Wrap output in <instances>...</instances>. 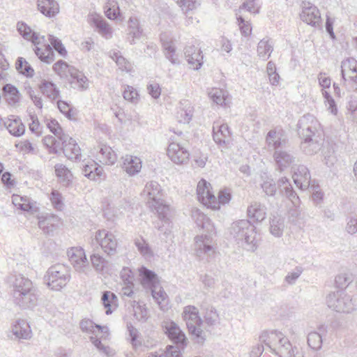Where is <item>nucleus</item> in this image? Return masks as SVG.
Segmentation results:
<instances>
[{"instance_id":"nucleus-1","label":"nucleus","mask_w":357,"mask_h":357,"mask_svg":"<svg viewBox=\"0 0 357 357\" xmlns=\"http://www.w3.org/2000/svg\"><path fill=\"white\" fill-rule=\"evenodd\" d=\"M161 192L159 183L151 181L145 185L142 195L148 198L149 207L158 215V220L153 222L155 228L167 237L172 228V221L169 218V206L162 199Z\"/></svg>"},{"instance_id":"nucleus-2","label":"nucleus","mask_w":357,"mask_h":357,"mask_svg":"<svg viewBox=\"0 0 357 357\" xmlns=\"http://www.w3.org/2000/svg\"><path fill=\"white\" fill-rule=\"evenodd\" d=\"M297 131L303 139L301 149L307 155L319 151L324 144V135L318 120L312 114L303 115L297 123Z\"/></svg>"},{"instance_id":"nucleus-3","label":"nucleus","mask_w":357,"mask_h":357,"mask_svg":"<svg viewBox=\"0 0 357 357\" xmlns=\"http://www.w3.org/2000/svg\"><path fill=\"white\" fill-rule=\"evenodd\" d=\"M13 303L21 309H32L38 303L39 294L29 278L21 274L12 275L8 279Z\"/></svg>"},{"instance_id":"nucleus-4","label":"nucleus","mask_w":357,"mask_h":357,"mask_svg":"<svg viewBox=\"0 0 357 357\" xmlns=\"http://www.w3.org/2000/svg\"><path fill=\"white\" fill-rule=\"evenodd\" d=\"M17 29L24 39L32 42L34 46L33 50L41 61L50 64L54 61L55 55L53 48L56 49L62 44L61 40L52 35H49V40L51 45L43 44L40 46L41 41L38 34L33 31L26 24L23 22H17Z\"/></svg>"},{"instance_id":"nucleus-5","label":"nucleus","mask_w":357,"mask_h":357,"mask_svg":"<svg viewBox=\"0 0 357 357\" xmlns=\"http://www.w3.org/2000/svg\"><path fill=\"white\" fill-rule=\"evenodd\" d=\"M255 227L248 220H240L231 227V235L244 249L255 251L257 248Z\"/></svg>"},{"instance_id":"nucleus-6","label":"nucleus","mask_w":357,"mask_h":357,"mask_svg":"<svg viewBox=\"0 0 357 357\" xmlns=\"http://www.w3.org/2000/svg\"><path fill=\"white\" fill-rule=\"evenodd\" d=\"M261 186L267 196L273 197L278 191L280 195L287 198L294 206L299 203V197L294 191L289 179L287 177L279 178L277 183L273 179H268L264 181Z\"/></svg>"},{"instance_id":"nucleus-7","label":"nucleus","mask_w":357,"mask_h":357,"mask_svg":"<svg viewBox=\"0 0 357 357\" xmlns=\"http://www.w3.org/2000/svg\"><path fill=\"white\" fill-rule=\"evenodd\" d=\"M182 318L185 322L189 334L193 336L198 344H203L206 340V333L202 329L203 320L199 316L198 309L194 305L184 307Z\"/></svg>"},{"instance_id":"nucleus-8","label":"nucleus","mask_w":357,"mask_h":357,"mask_svg":"<svg viewBox=\"0 0 357 357\" xmlns=\"http://www.w3.org/2000/svg\"><path fill=\"white\" fill-rule=\"evenodd\" d=\"M70 278L69 267L63 264L50 266L44 278L47 287L54 291H59L66 287Z\"/></svg>"},{"instance_id":"nucleus-9","label":"nucleus","mask_w":357,"mask_h":357,"mask_svg":"<svg viewBox=\"0 0 357 357\" xmlns=\"http://www.w3.org/2000/svg\"><path fill=\"white\" fill-rule=\"evenodd\" d=\"M54 71L61 77H68L71 84H75L81 90L88 88V78L74 66L68 65L66 61L59 60L53 66Z\"/></svg>"},{"instance_id":"nucleus-10","label":"nucleus","mask_w":357,"mask_h":357,"mask_svg":"<svg viewBox=\"0 0 357 357\" xmlns=\"http://www.w3.org/2000/svg\"><path fill=\"white\" fill-rule=\"evenodd\" d=\"M326 303L329 308L337 312L351 313L356 310V301L343 290L328 294Z\"/></svg>"},{"instance_id":"nucleus-11","label":"nucleus","mask_w":357,"mask_h":357,"mask_svg":"<svg viewBox=\"0 0 357 357\" xmlns=\"http://www.w3.org/2000/svg\"><path fill=\"white\" fill-rule=\"evenodd\" d=\"M162 328L168 338L176 345L185 349L188 344V339L185 333L179 326L173 321H164Z\"/></svg>"},{"instance_id":"nucleus-12","label":"nucleus","mask_w":357,"mask_h":357,"mask_svg":"<svg viewBox=\"0 0 357 357\" xmlns=\"http://www.w3.org/2000/svg\"><path fill=\"white\" fill-rule=\"evenodd\" d=\"M95 238L103 251L108 255H114L116 252L117 240L116 236L106 229L98 230Z\"/></svg>"},{"instance_id":"nucleus-13","label":"nucleus","mask_w":357,"mask_h":357,"mask_svg":"<svg viewBox=\"0 0 357 357\" xmlns=\"http://www.w3.org/2000/svg\"><path fill=\"white\" fill-rule=\"evenodd\" d=\"M61 144L59 149L69 160H77L81 158V149L76 141L68 135H62L59 139Z\"/></svg>"},{"instance_id":"nucleus-14","label":"nucleus","mask_w":357,"mask_h":357,"mask_svg":"<svg viewBox=\"0 0 357 357\" xmlns=\"http://www.w3.org/2000/svg\"><path fill=\"white\" fill-rule=\"evenodd\" d=\"M68 256L76 271L87 274L90 271L89 261L83 249L72 248L68 251Z\"/></svg>"},{"instance_id":"nucleus-15","label":"nucleus","mask_w":357,"mask_h":357,"mask_svg":"<svg viewBox=\"0 0 357 357\" xmlns=\"http://www.w3.org/2000/svg\"><path fill=\"white\" fill-rule=\"evenodd\" d=\"M211 243V239L207 236L202 235L195 237L194 250L200 260L204 259V257H206V260L208 261V257L213 255L215 251Z\"/></svg>"},{"instance_id":"nucleus-16","label":"nucleus","mask_w":357,"mask_h":357,"mask_svg":"<svg viewBox=\"0 0 357 357\" xmlns=\"http://www.w3.org/2000/svg\"><path fill=\"white\" fill-rule=\"evenodd\" d=\"M210 186L211 184L209 183L204 179H202L198 183L197 188V198L203 204L213 209H215L217 206L213 204H216V197L210 191Z\"/></svg>"},{"instance_id":"nucleus-17","label":"nucleus","mask_w":357,"mask_h":357,"mask_svg":"<svg viewBox=\"0 0 357 357\" xmlns=\"http://www.w3.org/2000/svg\"><path fill=\"white\" fill-rule=\"evenodd\" d=\"M292 168L294 169L292 178L296 185L301 190L307 189L311 182L309 169L303 165H299Z\"/></svg>"},{"instance_id":"nucleus-18","label":"nucleus","mask_w":357,"mask_h":357,"mask_svg":"<svg viewBox=\"0 0 357 357\" xmlns=\"http://www.w3.org/2000/svg\"><path fill=\"white\" fill-rule=\"evenodd\" d=\"M167 155L176 164H185L189 160L190 153L179 144L171 143L167 148Z\"/></svg>"},{"instance_id":"nucleus-19","label":"nucleus","mask_w":357,"mask_h":357,"mask_svg":"<svg viewBox=\"0 0 357 357\" xmlns=\"http://www.w3.org/2000/svg\"><path fill=\"white\" fill-rule=\"evenodd\" d=\"M301 19L307 24L319 27L321 24V14L315 6H305L300 15Z\"/></svg>"},{"instance_id":"nucleus-20","label":"nucleus","mask_w":357,"mask_h":357,"mask_svg":"<svg viewBox=\"0 0 357 357\" xmlns=\"http://www.w3.org/2000/svg\"><path fill=\"white\" fill-rule=\"evenodd\" d=\"M140 282L142 287L149 290L153 288L159 287V281L157 275L155 272L142 266L139 270Z\"/></svg>"},{"instance_id":"nucleus-21","label":"nucleus","mask_w":357,"mask_h":357,"mask_svg":"<svg viewBox=\"0 0 357 357\" xmlns=\"http://www.w3.org/2000/svg\"><path fill=\"white\" fill-rule=\"evenodd\" d=\"M202 51L194 45L185 48V56L188 63L193 70H198L203 63V55Z\"/></svg>"},{"instance_id":"nucleus-22","label":"nucleus","mask_w":357,"mask_h":357,"mask_svg":"<svg viewBox=\"0 0 357 357\" xmlns=\"http://www.w3.org/2000/svg\"><path fill=\"white\" fill-rule=\"evenodd\" d=\"M273 158L276 163L277 169L280 172L293 164L296 159L291 153L282 149L275 151Z\"/></svg>"},{"instance_id":"nucleus-23","label":"nucleus","mask_w":357,"mask_h":357,"mask_svg":"<svg viewBox=\"0 0 357 357\" xmlns=\"http://www.w3.org/2000/svg\"><path fill=\"white\" fill-rule=\"evenodd\" d=\"M60 218L53 214H47L39 218L38 227L47 235H53V232L58 228Z\"/></svg>"},{"instance_id":"nucleus-24","label":"nucleus","mask_w":357,"mask_h":357,"mask_svg":"<svg viewBox=\"0 0 357 357\" xmlns=\"http://www.w3.org/2000/svg\"><path fill=\"white\" fill-rule=\"evenodd\" d=\"M123 169L130 176H134L138 174L142 169V160L137 156L126 155L122 157Z\"/></svg>"},{"instance_id":"nucleus-25","label":"nucleus","mask_w":357,"mask_h":357,"mask_svg":"<svg viewBox=\"0 0 357 357\" xmlns=\"http://www.w3.org/2000/svg\"><path fill=\"white\" fill-rule=\"evenodd\" d=\"M266 141L268 147L273 148L275 151L282 149L287 144L286 139L283 137L282 132L276 130H271L268 132Z\"/></svg>"},{"instance_id":"nucleus-26","label":"nucleus","mask_w":357,"mask_h":357,"mask_svg":"<svg viewBox=\"0 0 357 357\" xmlns=\"http://www.w3.org/2000/svg\"><path fill=\"white\" fill-rule=\"evenodd\" d=\"M143 36V29L139 26V20L135 17H130L128 21V32L126 40L130 45H134Z\"/></svg>"},{"instance_id":"nucleus-27","label":"nucleus","mask_w":357,"mask_h":357,"mask_svg":"<svg viewBox=\"0 0 357 357\" xmlns=\"http://www.w3.org/2000/svg\"><path fill=\"white\" fill-rule=\"evenodd\" d=\"M284 337L282 333L275 331H263L259 337V342L263 343L271 351H273L274 347L278 346L280 340Z\"/></svg>"},{"instance_id":"nucleus-28","label":"nucleus","mask_w":357,"mask_h":357,"mask_svg":"<svg viewBox=\"0 0 357 357\" xmlns=\"http://www.w3.org/2000/svg\"><path fill=\"white\" fill-rule=\"evenodd\" d=\"M3 125L14 136L20 137L24 133L25 126L18 116H10L3 121Z\"/></svg>"},{"instance_id":"nucleus-29","label":"nucleus","mask_w":357,"mask_h":357,"mask_svg":"<svg viewBox=\"0 0 357 357\" xmlns=\"http://www.w3.org/2000/svg\"><path fill=\"white\" fill-rule=\"evenodd\" d=\"M285 227L284 218L278 213L271 214L269 218L270 233L276 238L282 236Z\"/></svg>"},{"instance_id":"nucleus-30","label":"nucleus","mask_w":357,"mask_h":357,"mask_svg":"<svg viewBox=\"0 0 357 357\" xmlns=\"http://www.w3.org/2000/svg\"><path fill=\"white\" fill-rule=\"evenodd\" d=\"M37 6L40 12L50 18L59 12V3L55 0H38Z\"/></svg>"},{"instance_id":"nucleus-31","label":"nucleus","mask_w":357,"mask_h":357,"mask_svg":"<svg viewBox=\"0 0 357 357\" xmlns=\"http://www.w3.org/2000/svg\"><path fill=\"white\" fill-rule=\"evenodd\" d=\"M12 333L18 339L28 340L31 337L30 326L23 319H18L15 321L12 326Z\"/></svg>"},{"instance_id":"nucleus-32","label":"nucleus","mask_w":357,"mask_h":357,"mask_svg":"<svg viewBox=\"0 0 357 357\" xmlns=\"http://www.w3.org/2000/svg\"><path fill=\"white\" fill-rule=\"evenodd\" d=\"M247 213L249 218L261 222L266 217V207L260 202H254L248 207Z\"/></svg>"},{"instance_id":"nucleus-33","label":"nucleus","mask_w":357,"mask_h":357,"mask_svg":"<svg viewBox=\"0 0 357 357\" xmlns=\"http://www.w3.org/2000/svg\"><path fill=\"white\" fill-rule=\"evenodd\" d=\"M99 161L104 165H114L117 160L116 153L107 145H102L97 154Z\"/></svg>"},{"instance_id":"nucleus-34","label":"nucleus","mask_w":357,"mask_h":357,"mask_svg":"<svg viewBox=\"0 0 357 357\" xmlns=\"http://www.w3.org/2000/svg\"><path fill=\"white\" fill-rule=\"evenodd\" d=\"M273 352L280 357H295L294 349L289 340L284 337L280 340V344L274 347Z\"/></svg>"},{"instance_id":"nucleus-35","label":"nucleus","mask_w":357,"mask_h":357,"mask_svg":"<svg viewBox=\"0 0 357 357\" xmlns=\"http://www.w3.org/2000/svg\"><path fill=\"white\" fill-rule=\"evenodd\" d=\"M92 22L98 33L107 39L112 38V31L109 24L101 17H94Z\"/></svg>"},{"instance_id":"nucleus-36","label":"nucleus","mask_w":357,"mask_h":357,"mask_svg":"<svg viewBox=\"0 0 357 357\" xmlns=\"http://www.w3.org/2000/svg\"><path fill=\"white\" fill-rule=\"evenodd\" d=\"M102 304L106 309V314L109 315L112 313V307L116 308L117 307L118 298L116 294L109 291H105L102 293L101 298Z\"/></svg>"},{"instance_id":"nucleus-37","label":"nucleus","mask_w":357,"mask_h":357,"mask_svg":"<svg viewBox=\"0 0 357 357\" xmlns=\"http://www.w3.org/2000/svg\"><path fill=\"white\" fill-rule=\"evenodd\" d=\"M273 50V44L270 38L261 39L257 45L258 56L264 60L268 59Z\"/></svg>"},{"instance_id":"nucleus-38","label":"nucleus","mask_w":357,"mask_h":357,"mask_svg":"<svg viewBox=\"0 0 357 357\" xmlns=\"http://www.w3.org/2000/svg\"><path fill=\"white\" fill-rule=\"evenodd\" d=\"M3 96L9 105H15L20 100V92L17 87L10 84H6L3 86Z\"/></svg>"},{"instance_id":"nucleus-39","label":"nucleus","mask_w":357,"mask_h":357,"mask_svg":"<svg viewBox=\"0 0 357 357\" xmlns=\"http://www.w3.org/2000/svg\"><path fill=\"white\" fill-rule=\"evenodd\" d=\"M40 89L44 95L52 100H55L59 96V90L52 82L43 80Z\"/></svg>"},{"instance_id":"nucleus-40","label":"nucleus","mask_w":357,"mask_h":357,"mask_svg":"<svg viewBox=\"0 0 357 357\" xmlns=\"http://www.w3.org/2000/svg\"><path fill=\"white\" fill-rule=\"evenodd\" d=\"M54 168L56 175L60 181L65 185H68L73 176L69 169L62 164H56Z\"/></svg>"},{"instance_id":"nucleus-41","label":"nucleus","mask_w":357,"mask_h":357,"mask_svg":"<svg viewBox=\"0 0 357 357\" xmlns=\"http://www.w3.org/2000/svg\"><path fill=\"white\" fill-rule=\"evenodd\" d=\"M181 105H184V107L180 108L177 117L179 119L178 121L180 122L188 123L193 116V107L188 100L185 101L184 103H181Z\"/></svg>"},{"instance_id":"nucleus-42","label":"nucleus","mask_w":357,"mask_h":357,"mask_svg":"<svg viewBox=\"0 0 357 357\" xmlns=\"http://www.w3.org/2000/svg\"><path fill=\"white\" fill-rule=\"evenodd\" d=\"M15 66L18 72L23 75L27 77H32L33 76V68L24 58L18 57Z\"/></svg>"},{"instance_id":"nucleus-43","label":"nucleus","mask_w":357,"mask_h":357,"mask_svg":"<svg viewBox=\"0 0 357 357\" xmlns=\"http://www.w3.org/2000/svg\"><path fill=\"white\" fill-rule=\"evenodd\" d=\"M43 142L50 153L59 154V149L61 144L59 139H56L54 136L47 135L43 139Z\"/></svg>"},{"instance_id":"nucleus-44","label":"nucleus","mask_w":357,"mask_h":357,"mask_svg":"<svg viewBox=\"0 0 357 357\" xmlns=\"http://www.w3.org/2000/svg\"><path fill=\"white\" fill-rule=\"evenodd\" d=\"M354 280V276L350 273H342L335 277V282L337 288L343 290Z\"/></svg>"},{"instance_id":"nucleus-45","label":"nucleus","mask_w":357,"mask_h":357,"mask_svg":"<svg viewBox=\"0 0 357 357\" xmlns=\"http://www.w3.org/2000/svg\"><path fill=\"white\" fill-rule=\"evenodd\" d=\"M90 260L93 268L98 273H101L108 264L107 260L102 256L96 253H93L91 255Z\"/></svg>"},{"instance_id":"nucleus-46","label":"nucleus","mask_w":357,"mask_h":357,"mask_svg":"<svg viewBox=\"0 0 357 357\" xmlns=\"http://www.w3.org/2000/svg\"><path fill=\"white\" fill-rule=\"evenodd\" d=\"M307 344L313 350H319L322 346V335L318 332H311L307 335Z\"/></svg>"},{"instance_id":"nucleus-47","label":"nucleus","mask_w":357,"mask_h":357,"mask_svg":"<svg viewBox=\"0 0 357 357\" xmlns=\"http://www.w3.org/2000/svg\"><path fill=\"white\" fill-rule=\"evenodd\" d=\"M348 69L352 73H356L357 76V61L354 58H348L343 61L341 65V75L344 82H346L345 70Z\"/></svg>"},{"instance_id":"nucleus-48","label":"nucleus","mask_w":357,"mask_h":357,"mask_svg":"<svg viewBox=\"0 0 357 357\" xmlns=\"http://www.w3.org/2000/svg\"><path fill=\"white\" fill-rule=\"evenodd\" d=\"M162 47L166 58L173 64L178 63L179 61L175 55V47L173 45V43L164 41L162 42Z\"/></svg>"},{"instance_id":"nucleus-49","label":"nucleus","mask_w":357,"mask_h":357,"mask_svg":"<svg viewBox=\"0 0 357 357\" xmlns=\"http://www.w3.org/2000/svg\"><path fill=\"white\" fill-rule=\"evenodd\" d=\"M204 321L208 326H213L218 320V314L213 307L207 308L204 316Z\"/></svg>"},{"instance_id":"nucleus-50","label":"nucleus","mask_w":357,"mask_h":357,"mask_svg":"<svg viewBox=\"0 0 357 357\" xmlns=\"http://www.w3.org/2000/svg\"><path fill=\"white\" fill-rule=\"evenodd\" d=\"M211 100L219 105H226L227 96L225 91L215 89L210 93Z\"/></svg>"},{"instance_id":"nucleus-51","label":"nucleus","mask_w":357,"mask_h":357,"mask_svg":"<svg viewBox=\"0 0 357 357\" xmlns=\"http://www.w3.org/2000/svg\"><path fill=\"white\" fill-rule=\"evenodd\" d=\"M105 14L109 20H116L120 16L119 7L117 3H108L105 7Z\"/></svg>"},{"instance_id":"nucleus-52","label":"nucleus","mask_w":357,"mask_h":357,"mask_svg":"<svg viewBox=\"0 0 357 357\" xmlns=\"http://www.w3.org/2000/svg\"><path fill=\"white\" fill-rule=\"evenodd\" d=\"M135 245L137 248L139 252L145 257H150L152 255V251L149 245V244L146 242V241L140 237L137 238L135 240Z\"/></svg>"},{"instance_id":"nucleus-53","label":"nucleus","mask_w":357,"mask_h":357,"mask_svg":"<svg viewBox=\"0 0 357 357\" xmlns=\"http://www.w3.org/2000/svg\"><path fill=\"white\" fill-rule=\"evenodd\" d=\"M177 3L185 13L193 10L200 5L199 0H178Z\"/></svg>"},{"instance_id":"nucleus-54","label":"nucleus","mask_w":357,"mask_h":357,"mask_svg":"<svg viewBox=\"0 0 357 357\" xmlns=\"http://www.w3.org/2000/svg\"><path fill=\"white\" fill-rule=\"evenodd\" d=\"M47 128L50 129L51 132H52L55 137H57L58 139H61V136L62 135H66L63 132V130L56 119H51L47 123Z\"/></svg>"},{"instance_id":"nucleus-55","label":"nucleus","mask_w":357,"mask_h":357,"mask_svg":"<svg viewBox=\"0 0 357 357\" xmlns=\"http://www.w3.org/2000/svg\"><path fill=\"white\" fill-rule=\"evenodd\" d=\"M181 350H184L178 345H167L163 350L165 357H182Z\"/></svg>"},{"instance_id":"nucleus-56","label":"nucleus","mask_w":357,"mask_h":357,"mask_svg":"<svg viewBox=\"0 0 357 357\" xmlns=\"http://www.w3.org/2000/svg\"><path fill=\"white\" fill-rule=\"evenodd\" d=\"M151 295L153 299L158 303V305H161L162 302H165L167 298V294L162 289L159 284V287L153 288L151 290Z\"/></svg>"},{"instance_id":"nucleus-57","label":"nucleus","mask_w":357,"mask_h":357,"mask_svg":"<svg viewBox=\"0 0 357 357\" xmlns=\"http://www.w3.org/2000/svg\"><path fill=\"white\" fill-rule=\"evenodd\" d=\"M303 271V268L301 266H296L292 272L288 273L286 275L284 280L289 284H295L297 279L300 277Z\"/></svg>"},{"instance_id":"nucleus-58","label":"nucleus","mask_w":357,"mask_h":357,"mask_svg":"<svg viewBox=\"0 0 357 357\" xmlns=\"http://www.w3.org/2000/svg\"><path fill=\"white\" fill-rule=\"evenodd\" d=\"M134 308V316L135 318L140 321H145L147 319V310L146 308L141 305L139 303H137L136 305H133Z\"/></svg>"},{"instance_id":"nucleus-59","label":"nucleus","mask_w":357,"mask_h":357,"mask_svg":"<svg viewBox=\"0 0 357 357\" xmlns=\"http://www.w3.org/2000/svg\"><path fill=\"white\" fill-rule=\"evenodd\" d=\"M96 324L93 323L91 319H82L80 321L79 326L83 332L95 335L96 333Z\"/></svg>"},{"instance_id":"nucleus-60","label":"nucleus","mask_w":357,"mask_h":357,"mask_svg":"<svg viewBox=\"0 0 357 357\" xmlns=\"http://www.w3.org/2000/svg\"><path fill=\"white\" fill-rule=\"evenodd\" d=\"M121 278L125 284L134 285V275L132 271L128 267H123L121 271Z\"/></svg>"},{"instance_id":"nucleus-61","label":"nucleus","mask_w":357,"mask_h":357,"mask_svg":"<svg viewBox=\"0 0 357 357\" xmlns=\"http://www.w3.org/2000/svg\"><path fill=\"white\" fill-rule=\"evenodd\" d=\"M123 96L125 100L135 102L137 100L138 93L132 86H127L123 91Z\"/></svg>"},{"instance_id":"nucleus-62","label":"nucleus","mask_w":357,"mask_h":357,"mask_svg":"<svg viewBox=\"0 0 357 357\" xmlns=\"http://www.w3.org/2000/svg\"><path fill=\"white\" fill-rule=\"evenodd\" d=\"M57 107L59 111L65 115L68 119H72V107L66 101L59 100L57 102Z\"/></svg>"},{"instance_id":"nucleus-63","label":"nucleus","mask_w":357,"mask_h":357,"mask_svg":"<svg viewBox=\"0 0 357 357\" xmlns=\"http://www.w3.org/2000/svg\"><path fill=\"white\" fill-rule=\"evenodd\" d=\"M50 200L56 209L59 211H61L63 209V204L62 197L59 192L56 190H53L51 193Z\"/></svg>"},{"instance_id":"nucleus-64","label":"nucleus","mask_w":357,"mask_h":357,"mask_svg":"<svg viewBox=\"0 0 357 357\" xmlns=\"http://www.w3.org/2000/svg\"><path fill=\"white\" fill-rule=\"evenodd\" d=\"M147 90L151 96V97L154 99H157L160 97L161 94V89L159 84L153 82L148 84Z\"/></svg>"}]
</instances>
